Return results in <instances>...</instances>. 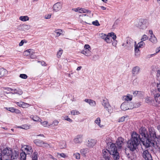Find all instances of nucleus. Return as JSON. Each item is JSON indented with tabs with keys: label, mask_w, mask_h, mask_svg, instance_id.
<instances>
[{
	"label": "nucleus",
	"mask_w": 160,
	"mask_h": 160,
	"mask_svg": "<svg viewBox=\"0 0 160 160\" xmlns=\"http://www.w3.org/2000/svg\"><path fill=\"white\" fill-rule=\"evenodd\" d=\"M107 144L108 146V148L107 149L109 152V153L110 155H111L112 153L114 152L115 151L118 150L116 147V146L115 143L110 142L107 143Z\"/></svg>",
	"instance_id": "nucleus-6"
},
{
	"label": "nucleus",
	"mask_w": 160,
	"mask_h": 160,
	"mask_svg": "<svg viewBox=\"0 0 160 160\" xmlns=\"http://www.w3.org/2000/svg\"><path fill=\"white\" fill-rule=\"evenodd\" d=\"M58 121L56 120H54L53 121L52 123L51 124H50L48 125L49 126H51L52 127H54L55 126H57L58 125Z\"/></svg>",
	"instance_id": "nucleus-31"
},
{
	"label": "nucleus",
	"mask_w": 160,
	"mask_h": 160,
	"mask_svg": "<svg viewBox=\"0 0 160 160\" xmlns=\"http://www.w3.org/2000/svg\"><path fill=\"white\" fill-rule=\"evenodd\" d=\"M51 14H48L45 16V18L46 19H50L51 17Z\"/></svg>",
	"instance_id": "nucleus-62"
},
{
	"label": "nucleus",
	"mask_w": 160,
	"mask_h": 160,
	"mask_svg": "<svg viewBox=\"0 0 160 160\" xmlns=\"http://www.w3.org/2000/svg\"><path fill=\"white\" fill-rule=\"evenodd\" d=\"M19 77L21 78L26 79L28 78V76L25 74H20L19 75Z\"/></svg>",
	"instance_id": "nucleus-38"
},
{
	"label": "nucleus",
	"mask_w": 160,
	"mask_h": 160,
	"mask_svg": "<svg viewBox=\"0 0 160 160\" xmlns=\"http://www.w3.org/2000/svg\"><path fill=\"white\" fill-rule=\"evenodd\" d=\"M71 113L72 115H77L79 113V111L76 110H73L71 112Z\"/></svg>",
	"instance_id": "nucleus-43"
},
{
	"label": "nucleus",
	"mask_w": 160,
	"mask_h": 160,
	"mask_svg": "<svg viewBox=\"0 0 160 160\" xmlns=\"http://www.w3.org/2000/svg\"><path fill=\"white\" fill-rule=\"evenodd\" d=\"M133 94L134 96H136L138 94H139V93H141V91H132Z\"/></svg>",
	"instance_id": "nucleus-51"
},
{
	"label": "nucleus",
	"mask_w": 160,
	"mask_h": 160,
	"mask_svg": "<svg viewBox=\"0 0 160 160\" xmlns=\"http://www.w3.org/2000/svg\"><path fill=\"white\" fill-rule=\"evenodd\" d=\"M142 156L145 160H153L152 156L148 149L143 151Z\"/></svg>",
	"instance_id": "nucleus-8"
},
{
	"label": "nucleus",
	"mask_w": 160,
	"mask_h": 160,
	"mask_svg": "<svg viewBox=\"0 0 160 160\" xmlns=\"http://www.w3.org/2000/svg\"><path fill=\"white\" fill-rule=\"evenodd\" d=\"M127 117L126 116H123V117L120 118L118 121V122H124L125 120V118Z\"/></svg>",
	"instance_id": "nucleus-41"
},
{
	"label": "nucleus",
	"mask_w": 160,
	"mask_h": 160,
	"mask_svg": "<svg viewBox=\"0 0 160 160\" xmlns=\"http://www.w3.org/2000/svg\"><path fill=\"white\" fill-rule=\"evenodd\" d=\"M159 83L157 84V88L159 92H160V82Z\"/></svg>",
	"instance_id": "nucleus-63"
},
{
	"label": "nucleus",
	"mask_w": 160,
	"mask_h": 160,
	"mask_svg": "<svg viewBox=\"0 0 160 160\" xmlns=\"http://www.w3.org/2000/svg\"><path fill=\"white\" fill-rule=\"evenodd\" d=\"M91 11L88 9H86L85 8H81L79 9V12L80 13H90Z\"/></svg>",
	"instance_id": "nucleus-22"
},
{
	"label": "nucleus",
	"mask_w": 160,
	"mask_h": 160,
	"mask_svg": "<svg viewBox=\"0 0 160 160\" xmlns=\"http://www.w3.org/2000/svg\"><path fill=\"white\" fill-rule=\"evenodd\" d=\"M140 68L138 66H135L132 69V74L133 76L135 74H138L140 71Z\"/></svg>",
	"instance_id": "nucleus-20"
},
{
	"label": "nucleus",
	"mask_w": 160,
	"mask_h": 160,
	"mask_svg": "<svg viewBox=\"0 0 160 160\" xmlns=\"http://www.w3.org/2000/svg\"><path fill=\"white\" fill-rule=\"evenodd\" d=\"M157 76L158 77H159L160 76V70H157Z\"/></svg>",
	"instance_id": "nucleus-64"
},
{
	"label": "nucleus",
	"mask_w": 160,
	"mask_h": 160,
	"mask_svg": "<svg viewBox=\"0 0 160 160\" xmlns=\"http://www.w3.org/2000/svg\"><path fill=\"white\" fill-rule=\"evenodd\" d=\"M19 150L12 149L9 160H15L17 159L19 157Z\"/></svg>",
	"instance_id": "nucleus-7"
},
{
	"label": "nucleus",
	"mask_w": 160,
	"mask_h": 160,
	"mask_svg": "<svg viewBox=\"0 0 160 160\" xmlns=\"http://www.w3.org/2000/svg\"><path fill=\"white\" fill-rule=\"evenodd\" d=\"M102 104L106 110L108 111L109 113L112 112L111 107L109 104L107 100L103 99L102 103Z\"/></svg>",
	"instance_id": "nucleus-12"
},
{
	"label": "nucleus",
	"mask_w": 160,
	"mask_h": 160,
	"mask_svg": "<svg viewBox=\"0 0 160 160\" xmlns=\"http://www.w3.org/2000/svg\"><path fill=\"white\" fill-rule=\"evenodd\" d=\"M38 62L40 63L42 66H45L46 65V63L44 61H38Z\"/></svg>",
	"instance_id": "nucleus-57"
},
{
	"label": "nucleus",
	"mask_w": 160,
	"mask_h": 160,
	"mask_svg": "<svg viewBox=\"0 0 160 160\" xmlns=\"http://www.w3.org/2000/svg\"><path fill=\"white\" fill-rule=\"evenodd\" d=\"M22 108H27L30 106V105L27 103L22 102Z\"/></svg>",
	"instance_id": "nucleus-40"
},
{
	"label": "nucleus",
	"mask_w": 160,
	"mask_h": 160,
	"mask_svg": "<svg viewBox=\"0 0 160 160\" xmlns=\"http://www.w3.org/2000/svg\"><path fill=\"white\" fill-rule=\"evenodd\" d=\"M48 122L47 121H43L41 122V124L44 127H47L49 124H48Z\"/></svg>",
	"instance_id": "nucleus-46"
},
{
	"label": "nucleus",
	"mask_w": 160,
	"mask_h": 160,
	"mask_svg": "<svg viewBox=\"0 0 160 160\" xmlns=\"http://www.w3.org/2000/svg\"><path fill=\"white\" fill-rule=\"evenodd\" d=\"M134 103L132 102H124L122 103L121 105V108L123 111H125L128 109H132L134 108Z\"/></svg>",
	"instance_id": "nucleus-5"
},
{
	"label": "nucleus",
	"mask_w": 160,
	"mask_h": 160,
	"mask_svg": "<svg viewBox=\"0 0 160 160\" xmlns=\"http://www.w3.org/2000/svg\"><path fill=\"white\" fill-rule=\"evenodd\" d=\"M75 158L77 159H79L80 158V154L78 153H76L74 154Z\"/></svg>",
	"instance_id": "nucleus-48"
},
{
	"label": "nucleus",
	"mask_w": 160,
	"mask_h": 160,
	"mask_svg": "<svg viewBox=\"0 0 160 160\" xmlns=\"http://www.w3.org/2000/svg\"><path fill=\"white\" fill-rule=\"evenodd\" d=\"M62 3L61 2H58L53 5V11L55 12H57L60 10L62 8Z\"/></svg>",
	"instance_id": "nucleus-14"
},
{
	"label": "nucleus",
	"mask_w": 160,
	"mask_h": 160,
	"mask_svg": "<svg viewBox=\"0 0 160 160\" xmlns=\"http://www.w3.org/2000/svg\"><path fill=\"white\" fill-rule=\"evenodd\" d=\"M120 22V20L118 19L116 20L113 25L112 27L113 28H116L117 27L118 23Z\"/></svg>",
	"instance_id": "nucleus-28"
},
{
	"label": "nucleus",
	"mask_w": 160,
	"mask_h": 160,
	"mask_svg": "<svg viewBox=\"0 0 160 160\" xmlns=\"http://www.w3.org/2000/svg\"><path fill=\"white\" fill-rule=\"evenodd\" d=\"M149 40L151 42L153 43H156L157 42L156 38L155 37L153 38H150Z\"/></svg>",
	"instance_id": "nucleus-53"
},
{
	"label": "nucleus",
	"mask_w": 160,
	"mask_h": 160,
	"mask_svg": "<svg viewBox=\"0 0 160 160\" xmlns=\"http://www.w3.org/2000/svg\"><path fill=\"white\" fill-rule=\"evenodd\" d=\"M109 36L113 39V41H115L117 38V36L113 32H112L108 33Z\"/></svg>",
	"instance_id": "nucleus-23"
},
{
	"label": "nucleus",
	"mask_w": 160,
	"mask_h": 160,
	"mask_svg": "<svg viewBox=\"0 0 160 160\" xmlns=\"http://www.w3.org/2000/svg\"><path fill=\"white\" fill-rule=\"evenodd\" d=\"M132 99V96L130 94H128L126 96V97L125 98L124 100L126 101H130Z\"/></svg>",
	"instance_id": "nucleus-29"
},
{
	"label": "nucleus",
	"mask_w": 160,
	"mask_h": 160,
	"mask_svg": "<svg viewBox=\"0 0 160 160\" xmlns=\"http://www.w3.org/2000/svg\"><path fill=\"white\" fill-rule=\"evenodd\" d=\"M32 119L33 120L35 121H38L39 120V119L41 120V119L39 118V117H33Z\"/></svg>",
	"instance_id": "nucleus-58"
},
{
	"label": "nucleus",
	"mask_w": 160,
	"mask_h": 160,
	"mask_svg": "<svg viewBox=\"0 0 160 160\" xmlns=\"http://www.w3.org/2000/svg\"><path fill=\"white\" fill-rule=\"evenodd\" d=\"M92 24L95 26L98 27L100 25V24H99V22L98 20H96L92 22Z\"/></svg>",
	"instance_id": "nucleus-34"
},
{
	"label": "nucleus",
	"mask_w": 160,
	"mask_h": 160,
	"mask_svg": "<svg viewBox=\"0 0 160 160\" xmlns=\"http://www.w3.org/2000/svg\"><path fill=\"white\" fill-rule=\"evenodd\" d=\"M16 114H20L21 113V111L20 110L18 109L15 108V110H14V112Z\"/></svg>",
	"instance_id": "nucleus-60"
},
{
	"label": "nucleus",
	"mask_w": 160,
	"mask_h": 160,
	"mask_svg": "<svg viewBox=\"0 0 160 160\" xmlns=\"http://www.w3.org/2000/svg\"><path fill=\"white\" fill-rule=\"evenodd\" d=\"M139 134L136 132H133L130 138L127 141V147L131 152H134L138 149V146L141 142L146 143L148 138V132L146 128L141 127L139 129Z\"/></svg>",
	"instance_id": "nucleus-1"
},
{
	"label": "nucleus",
	"mask_w": 160,
	"mask_h": 160,
	"mask_svg": "<svg viewBox=\"0 0 160 160\" xmlns=\"http://www.w3.org/2000/svg\"><path fill=\"white\" fill-rule=\"evenodd\" d=\"M110 155L112 156V158L114 160H119L120 159V154L118 150L112 153Z\"/></svg>",
	"instance_id": "nucleus-16"
},
{
	"label": "nucleus",
	"mask_w": 160,
	"mask_h": 160,
	"mask_svg": "<svg viewBox=\"0 0 160 160\" xmlns=\"http://www.w3.org/2000/svg\"><path fill=\"white\" fill-rule=\"evenodd\" d=\"M85 149H81L80 151V152L82 155V156L84 157L86 156V152L85 151Z\"/></svg>",
	"instance_id": "nucleus-45"
},
{
	"label": "nucleus",
	"mask_w": 160,
	"mask_h": 160,
	"mask_svg": "<svg viewBox=\"0 0 160 160\" xmlns=\"http://www.w3.org/2000/svg\"><path fill=\"white\" fill-rule=\"evenodd\" d=\"M135 55L137 56V53L140 52L139 47L138 46H136L134 47Z\"/></svg>",
	"instance_id": "nucleus-27"
},
{
	"label": "nucleus",
	"mask_w": 160,
	"mask_h": 160,
	"mask_svg": "<svg viewBox=\"0 0 160 160\" xmlns=\"http://www.w3.org/2000/svg\"><path fill=\"white\" fill-rule=\"evenodd\" d=\"M14 92H12V93H17L19 94V95H21L22 93V91L21 90L20 91H17L16 89H15L13 90Z\"/></svg>",
	"instance_id": "nucleus-50"
},
{
	"label": "nucleus",
	"mask_w": 160,
	"mask_h": 160,
	"mask_svg": "<svg viewBox=\"0 0 160 160\" xmlns=\"http://www.w3.org/2000/svg\"><path fill=\"white\" fill-rule=\"evenodd\" d=\"M21 150L22 152H19L20 160H26L27 154L23 150L21 149Z\"/></svg>",
	"instance_id": "nucleus-17"
},
{
	"label": "nucleus",
	"mask_w": 160,
	"mask_h": 160,
	"mask_svg": "<svg viewBox=\"0 0 160 160\" xmlns=\"http://www.w3.org/2000/svg\"><path fill=\"white\" fill-rule=\"evenodd\" d=\"M107 34L105 33H101L100 35V37L101 38L104 40L105 38V37L106 36Z\"/></svg>",
	"instance_id": "nucleus-56"
},
{
	"label": "nucleus",
	"mask_w": 160,
	"mask_h": 160,
	"mask_svg": "<svg viewBox=\"0 0 160 160\" xmlns=\"http://www.w3.org/2000/svg\"><path fill=\"white\" fill-rule=\"evenodd\" d=\"M26 148H25V150L26 151L28 154L30 155L32 154L33 152L32 147L28 145H25Z\"/></svg>",
	"instance_id": "nucleus-18"
},
{
	"label": "nucleus",
	"mask_w": 160,
	"mask_h": 160,
	"mask_svg": "<svg viewBox=\"0 0 160 160\" xmlns=\"http://www.w3.org/2000/svg\"><path fill=\"white\" fill-rule=\"evenodd\" d=\"M55 32L57 34V36L58 37L61 34L62 31L61 29L56 30L55 31Z\"/></svg>",
	"instance_id": "nucleus-35"
},
{
	"label": "nucleus",
	"mask_w": 160,
	"mask_h": 160,
	"mask_svg": "<svg viewBox=\"0 0 160 160\" xmlns=\"http://www.w3.org/2000/svg\"><path fill=\"white\" fill-rule=\"evenodd\" d=\"M3 88L4 90H5L8 91H9V92H10L11 91H13L14 89H13L12 88H8V87H3Z\"/></svg>",
	"instance_id": "nucleus-52"
},
{
	"label": "nucleus",
	"mask_w": 160,
	"mask_h": 160,
	"mask_svg": "<svg viewBox=\"0 0 160 160\" xmlns=\"http://www.w3.org/2000/svg\"><path fill=\"white\" fill-rule=\"evenodd\" d=\"M84 101L88 103L89 105L92 107H94L96 105L95 101L92 99H85Z\"/></svg>",
	"instance_id": "nucleus-19"
},
{
	"label": "nucleus",
	"mask_w": 160,
	"mask_h": 160,
	"mask_svg": "<svg viewBox=\"0 0 160 160\" xmlns=\"http://www.w3.org/2000/svg\"><path fill=\"white\" fill-rule=\"evenodd\" d=\"M111 155L109 153V152L107 149L104 148L102 150V156L104 160L101 159L99 160H110Z\"/></svg>",
	"instance_id": "nucleus-11"
},
{
	"label": "nucleus",
	"mask_w": 160,
	"mask_h": 160,
	"mask_svg": "<svg viewBox=\"0 0 160 160\" xmlns=\"http://www.w3.org/2000/svg\"><path fill=\"white\" fill-rule=\"evenodd\" d=\"M12 149V148L8 147L0 148V151L4 160H9Z\"/></svg>",
	"instance_id": "nucleus-3"
},
{
	"label": "nucleus",
	"mask_w": 160,
	"mask_h": 160,
	"mask_svg": "<svg viewBox=\"0 0 160 160\" xmlns=\"http://www.w3.org/2000/svg\"><path fill=\"white\" fill-rule=\"evenodd\" d=\"M17 127L18 128H20L24 129H28L29 128L28 126L26 124L22 125L21 126H18Z\"/></svg>",
	"instance_id": "nucleus-30"
},
{
	"label": "nucleus",
	"mask_w": 160,
	"mask_h": 160,
	"mask_svg": "<svg viewBox=\"0 0 160 160\" xmlns=\"http://www.w3.org/2000/svg\"><path fill=\"white\" fill-rule=\"evenodd\" d=\"M28 41L27 40L25 39H23L21 40V42H19V46H22L23 45L24 43H27Z\"/></svg>",
	"instance_id": "nucleus-39"
},
{
	"label": "nucleus",
	"mask_w": 160,
	"mask_h": 160,
	"mask_svg": "<svg viewBox=\"0 0 160 160\" xmlns=\"http://www.w3.org/2000/svg\"><path fill=\"white\" fill-rule=\"evenodd\" d=\"M112 41V38H110V37L108 38L107 40L106 41L108 43H110Z\"/></svg>",
	"instance_id": "nucleus-61"
},
{
	"label": "nucleus",
	"mask_w": 160,
	"mask_h": 160,
	"mask_svg": "<svg viewBox=\"0 0 160 160\" xmlns=\"http://www.w3.org/2000/svg\"><path fill=\"white\" fill-rule=\"evenodd\" d=\"M65 120L69 122H72V120L69 118L68 116H66L65 117Z\"/></svg>",
	"instance_id": "nucleus-55"
},
{
	"label": "nucleus",
	"mask_w": 160,
	"mask_h": 160,
	"mask_svg": "<svg viewBox=\"0 0 160 160\" xmlns=\"http://www.w3.org/2000/svg\"><path fill=\"white\" fill-rule=\"evenodd\" d=\"M145 102L149 105L153 106L156 105V104L155 103L154 100L152 97L147 96L145 99Z\"/></svg>",
	"instance_id": "nucleus-15"
},
{
	"label": "nucleus",
	"mask_w": 160,
	"mask_h": 160,
	"mask_svg": "<svg viewBox=\"0 0 160 160\" xmlns=\"http://www.w3.org/2000/svg\"><path fill=\"white\" fill-rule=\"evenodd\" d=\"M154 99L156 102L160 104V94L159 93H153Z\"/></svg>",
	"instance_id": "nucleus-21"
},
{
	"label": "nucleus",
	"mask_w": 160,
	"mask_h": 160,
	"mask_svg": "<svg viewBox=\"0 0 160 160\" xmlns=\"http://www.w3.org/2000/svg\"><path fill=\"white\" fill-rule=\"evenodd\" d=\"M58 155H60L63 158H64L66 157V155L64 153H58Z\"/></svg>",
	"instance_id": "nucleus-59"
},
{
	"label": "nucleus",
	"mask_w": 160,
	"mask_h": 160,
	"mask_svg": "<svg viewBox=\"0 0 160 160\" xmlns=\"http://www.w3.org/2000/svg\"><path fill=\"white\" fill-rule=\"evenodd\" d=\"M89 52H88L87 50H85V49H84V50H82L81 52V53L87 56L88 55V54L89 53Z\"/></svg>",
	"instance_id": "nucleus-44"
},
{
	"label": "nucleus",
	"mask_w": 160,
	"mask_h": 160,
	"mask_svg": "<svg viewBox=\"0 0 160 160\" xmlns=\"http://www.w3.org/2000/svg\"><path fill=\"white\" fill-rule=\"evenodd\" d=\"M148 25V20L144 18L139 19L137 25V27L140 29L145 30Z\"/></svg>",
	"instance_id": "nucleus-4"
},
{
	"label": "nucleus",
	"mask_w": 160,
	"mask_h": 160,
	"mask_svg": "<svg viewBox=\"0 0 160 160\" xmlns=\"http://www.w3.org/2000/svg\"><path fill=\"white\" fill-rule=\"evenodd\" d=\"M148 138L147 139V141L145 143L143 142V145L144 146L145 148H147L151 146V145L153 143V142L156 141V139L160 141V136H158L157 137L156 135V132L155 129L153 127H150L148 128Z\"/></svg>",
	"instance_id": "nucleus-2"
},
{
	"label": "nucleus",
	"mask_w": 160,
	"mask_h": 160,
	"mask_svg": "<svg viewBox=\"0 0 160 160\" xmlns=\"http://www.w3.org/2000/svg\"><path fill=\"white\" fill-rule=\"evenodd\" d=\"M148 39V36L145 34H144L142 37L141 40L143 42Z\"/></svg>",
	"instance_id": "nucleus-42"
},
{
	"label": "nucleus",
	"mask_w": 160,
	"mask_h": 160,
	"mask_svg": "<svg viewBox=\"0 0 160 160\" xmlns=\"http://www.w3.org/2000/svg\"><path fill=\"white\" fill-rule=\"evenodd\" d=\"M5 109L12 112H14L15 110V108L13 107H5Z\"/></svg>",
	"instance_id": "nucleus-36"
},
{
	"label": "nucleus",
	"mask_w": 160,
	"mask_h": 160,
	"mask_svg": "<svg viewBox=\"0 0 160 160\" xmlns=\"http://www.w3.org/2000/svg\"><path fill=\"white\" fill-rule=\"evenodd\" d=\"M124 138L121 137H119L116 140L115 143L118 150L122 148V145L124 143Z\"/></svg>",
	"instance_id": "nucleus-9"
},
{
	"label": "nucleus",
	"mask_w": 160,
	"mask_h": 160,
	"mask_svg": "<svg viewBox=\"0 0 160 160\" xmlns=\"http://www.w3.org/2000/svg\"><path fill=\"white\" fill-rule=\"evenodd\" d=\"M134 40L131 38L128 37L127 38V42L126 46V48L129 50L132 48Z\"/></svg>",
	"instance_id": "nucleus-13"
},
{
	"label": "nucleus",
	"mask_w": 160,
	"mask_h": 160,
	"mask_svg": "<svg viewBox=\"0 0 160 160\" xmlns=\"http://www.w3.org/2000/svg\"><path fill=\"white\" fill-rule=\"evenodd\" d=\"M94 140L93 139H91L90 140L88 141V146L89 147H91L93 146L95 143L93 142Z\"/></svg>",
	"instance_id": "nucleus-25"
},
{
	"label": "nucleus",
	"mask_w": 160,
	"mask_h": 160,
	"mask_svg": "<svg viewBox=\"0 0 160 160\" xmlns=\"http://www.w3.org/2000/svg\"><path fill=\"white\" fill-rule=\"evenodd\" d=\"M95 122L99 126L101 127L100 126L101 120L99 118H98L95 121Z\"/></svg>",
	"instance_id": "nucleus-37"
},
{
	"label": "nucleus",
	"mask_w": 160,
	"mask_h": 160,
	"mask_svg": "<svg viewBox=\"0 0 160 160\" xmlns=\"http://www.w3.org/2000/svg\"><path fill=\"white\" fill-rule=\"evenodd\" d=\"M134 104V108H138L141 105L140 103L139 102L135 103Z\"/></svg>",
	"instance_id": "nucleus-54"
},
{
	"label": "nucleus",
	"mask_w": 160,
	"mask_h": 160,
	"mask_svg": "<svg viewBox=\"0 0 160 160\" xmlns=\"http://www.w3.org/2000/svg\"><path fill=\"white\" fill-rule=\"evenodd\" d=\"M138 46L140 48H142L143 47H144L145 46V43L142 41H140L138 43Z\"/></svg>",
	"instance_id": "nucleus-33"
},
{
	"label": "nucleus",
	"mask_w": 160,
	"mask_h": 160,
	"mask_svg": "<svg viewBox=\"0 0 160 160\" xmlns=\"http://www.w3.org/2000/svg\"><path fill=\"white\" fill-rule=\"evenodd\" d=\"M84 49H85V50H87L88 52H90V51L91 49V47L88 44H85L84 46Z\"/></svg>",
	"instance_id": "nucleus-32"
},
{
	"label": "nucleus",
	"mask_w": 160,
	"mask_h": 160,
	"mask_svg": "<svg viewBox=\"0 0 160 160\" xmlns=\"http://www.w3.org/2000/svg\"><path fill=\"white\" fill-rule=\"evenodd\" d=\"M29 18L27 16H21L19 17V20L23 22L28 20Z\"/></svg>",
	"instance_id": "nucleus-24"
},
{
	"label": "nucleus",
	"mask_w": 160,
	"mask_h": 160,
	"mask_svg": "<svg viewBox=\"0 0 160 160\" xmlns=\"http://www.w3.org/2000/svg\"><path fill=\"white\" fill-rule=\"evenodd\" d=\"M62 51H63L62 50H61L58 52L57 53V56L58 58H59L61 57L62 54Z\"/></svg>",
	"instance_id": "nucleus-47"
},
{
	"label": "nucleus",
	"mask_w": 160,
	"mask_h": 160,
	"mask_svg": "<svg viewBox=\"0 0 160 160\" xmlns=\"http://www.w3.org/2000/svg\"><path fill=\"white\" fill-rule=\"evenodd\" d=\"M38 153L37 152L35 151L33 153V155L32 157V158H38Z\"/></svg>",
	"instance_id": "nucleus-49"
},
{
	"label": "nucleus",
	"mask_w": 160,
	"mask_h": 160,
	"mask_svg": "<svg viewBox=\"0 0 160 160\" xmlns=\"http://www.w3.org/2000/svg\"><path fill=\"white\" fill-rule=\"evenodd\" d=\"M80 136V135H78L77 138L74 139V141L75 143H80L81 142V140Z\"/></svg>",
	"instance_id": "nucleus-26"
},
{
	"label": "nucleus",
	"mask_w": 160,
	"mask_h": 160,
	"mask_svg": "<svg viewBox=\"0 0 160 160\" xmlns=\"http://www.w3.org/2000/svg\"><path fill=\"white\" fill-rule=\"evenodd\" d=\"M33 142L38 147H47L48 144L42 141L39 139H36L33 141Z\"/></svg>",
	"instance_id": "nucleus-10"
}]
</instances>
